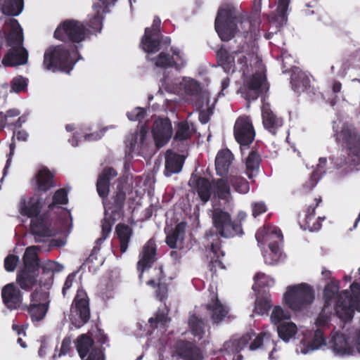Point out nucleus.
Here are the masks:
<instances>
[{"mask_svg": "<svg viewBox=\"0 0 360 360\" xmlns=\"http://www.w3.org/2000/svg\"><path fill=\"white\" fill-rule=\"evenodd\" d=\"M259 27V25L250 19L248 13L240 8L225 4L219 8L214 20L217 33L223 41H229L235 37L234 42L237 44L236 50L231 53L224 45L216 51L217 64L225 72H236V56L243 53L250 54Z\"/></svg>", "mask_w": 360, "mask_h": 360, "instance_id": "f257e3e1", "label": "nucleus"}, {"mask_svg": "<svg viewBox=\"0 0 360 360\" xmlns=\"http://www.w3.org/2000/svg\"><path fill=\"white\" fill-rule=\"evenodd\" d=\"M245 216V213H240L238 215L240 219L232 220L231 214L221 208L212 210V229L206 231L204 236L207 243L205 248L209 250L208 257L210 261L208 267L210 271L216 273L217 269H225L223 262L225 252L221 250V240L219 237L230 238L242 236L244 232L241 221Z\"/></svg>", "mask_w": 360, "mask_h": 360, "instance_id": "f03ea898", "label": "nucleus"}, {"mask_svg": "<svg viewBox=\"0 0 360 360\" xmlns=\"http://www.w3.org/2000/svg\"><path fill=\"white\" fill-rule=\"evenodd\" d=\"M339 290V282L337 281H332L326 285L323 289V307L327 309L330 307L336 298L334 305L336 316L344 321H351L355 310L360 312V284L352 283L350 285L351 293L347 290L338 293Z\"/></svg>", "mask_w": 360, "mask_h": 360, "instance_id": "7ed1b4c3", "label": "nucleus"}, {"mask_svg": "<svg viewBox=\"0 0 360 360\" xmlns=\"http://www.w3.org/2000/svg\"><path fill=\"white\" fill-rule=\"evenodd\" d=\"M82 56L76 45L68 46L65 44L52 45L44 54L43 67L52 72L70 74L75 64Z\"/></svg>", "mask_w": 360, "mask_h": 360, "instance_id": "20e7f679", "label": "nucleus"}, {"mask_svg": "<svg viewBox=\"0 0 360 360\" xmlns=\"http://www.w3.org/2000/svg\"><path fill=\"white\" fill-rule=\"evenodd\" d=\"M127 190V184L124 181H118L110 198L107 197L103 201L104 218L102 220V226L105 236L110 234L115 223L124 217Z\"/></svg>", "mask_w": 360, "mask_h": 360, "instance_id": "39448f33", "label": "nucleus"}, {"mask_svg": "<svg viewBox=\"0 0 360 360\" xmlns=\"http://www.w3.org/2000/svg\"><path fill=\"white\" fill-rule=\"evenodd\" d=\"M127 190V184L124 181H118L110 198L107 197L103 201L104 218L102 220V226L105 236L110 234L115 223L124 217Z\"/></svg>", "mask_w": 360, "mask_h": 360, "instance_id": "423d86ee", "label": "nucleus"}, {"mask_svg": "<svg viewBox=\"0 0 360 360\" xmlns=\"http://www.w3.org/2000/svg\"><path fill=\"white\" fill-rule=\"evenodd\" d=\"M6 46L8 50L2 59L5 67L24 65L28 59V53L23 47L22 30L15 19L11 20V30L6 36Z\"/></svg>", "mask_w": 360, "mask_h": 360, "instance_id": "0eeeda50", "label": "nucleus"}, {"mask_svg": "<svg viewBox=\"0 0 360 360\" xmlns=\"http://www.w3.org/2000/svg\"><path fill=\"white\" fill-rule=\"evenodd\" d=\"M91 34V31L81 21L68 19L61 22L53 33V37L64 43L79 44Z\"/></svg>", "mask_w": 360, "mask_h": 360, "instance_id": "6e6552de", "label": "nucleus"}, {"mask_svg": "<svg viewBox=\"0 0 360 360\" xmlns=\"http://www.w3.org/2000/svg\"><path fill=\"white\" fill-rule=\"evenodd\" d=\"M285 304L294 311L309 307L314 300L313 288L305 283L288 286L284 294Z\"/></svg>", "mask_w": 360, "mask_h": 360, "instance_id": "1a4fd4ad", "label": "nucleus"}, {"mask_svg": "<svg viewBox=\"0 0 360 360\" xmlns=\"http://www.w3.org/2000/svg\"><path fill=\"white\" fill-rule=\"evenodd\" d=\"M334 136L349 158L360 160V134L354 126L343 124L340 130L335 131Z\"/></svg>", "mask_w": 360, "mask_h": 360, "instance_id": "9d476101", "label": "nucleus"}, {"mask_svg": "<svg viewBox=\"0 0 360 360\" xmlns=\"http://www.w3.org/2000/svg\"><path fill=\"white\" fill-rule=\"evenodd\" d=\"M90 317L88 295L84 290H78L70 307V323L76 328H80L89 322Z\"/></svg>", "mask_w": 360, "mask_h": 360, "instance_id": "9b49d317", "label": "nucleus"}, {"mask_svg": "<svg viewBox=\"0 0 360 360\" xmlns=\"http://www.w3.org/2000/svg\"><path fill=\"white\" fill-rule=\"evenodd\" d=\"M233 135L240 146H249L255 137V131L249 116H239L233 127Z\"/></svg>", "mask_w": 360, "mask_h": 360, "instance_id": "f8f14e48", "label": "nucleus"}, {"mask_svg": "<svg viewBox=\"0 0 360 360\" xmlns=\"http://www.w3.org/2000/svg\"><path fill=\"white\" fill-rule=\"evenodd\" d=\"M158 259L157 245L153 238L149 239L143 246L139 255L136 269L139 278L142 279L145 271L150 269Z\"/></svg>", "mask_w": 360, "mask_h": 360, "instance_id": "ddd939ff", "label": "nucleus"}, {"mask_svg": "<svg viewBox=\"0 0 360 360\" xmlns=\"http://www.w3.org/2000/svg\"><path fill=\"white\" fill-rule=\"evenodd\" d=\"M266 82V75L262 72H255L247 78L244 81L243 86L241 89L245 98L248 101L257 100L263 93Z\"/></svg>", "mask_w": 360, "mask_h": 360, "instance_id": "4468645a", "label": "nucleus"}, {"mask_svg": "<svg viewBox=\"0 0 360 360\" xmlns=\"http://www.w3.org/2000/svg\"><path fill=\"white\" fill-rule=\"evenodd\" d=\"M321 202V197L316 198L314 203L307 207L303 219H301V215L299 214L298 223L302 229L316 231L321 228V222L325 219V217H319L317 219H315L316 209Z\"/></svg>", "mask_w": 360, "mask_h": 360, "instance_id": "2eb2a0df", "label": "nucleus"}, {"mask_svg": "<svg viewBox=\"0 0 360 360\" xmlns=\"http://www.w3.org/2000/svg\"><path fill=\"white\" fill-rule=\"evenodd\" d=\"M174 351L176 356L182 360H203L204 356L200 347L194 343L179 340L174 345Z\"/></svg>", "mask_w": 360, "mask_h": 360, "instance_id": "dca6fc26", "label": "nucleus"}, {"mask_svg": "<svg viewBox=\"0 0 360 360\" xmlns=\"http://www.w3.org/2000/svg\"><path fill=\"white\" fill-rule=\"evenodd\" d=\"M3 303L10 310L22 309L23 295L14 283L4 285L1 290Z\"/></svg>", "mask_w": 360, "mask_h": 360, "instance_id": "f3484780", "label": "nucleus"}, {"mask_svg": "<svg viewBox=\"0 0 360 360\" xmlns=\"http://www.w3.org/2000/svg\"><path fill=\"white\" fill-rule=\"evenodd\" d=\"M44 204V200L38 193H34L30 198L22 196L18 204L19 212L24 217L32 219L40 215Z\"/></svg>", "mask_w": 360, "mask_h": 360, "instance_id": "a211bd4d", "label": "nucleus"}, {"mask_svg": "<svg viewBox=\"0 0 360 360\" xmlns=\"http://www.w3.org/2000/svg\"><path fill=\"white\" fill-rule=\"evenodd\" d=\"M152 132L155 146L158 148L167 144L172 134V127L169 119L162 118L155 120Z\"/></svg>", "mask_w": 360, "mask_h": 360, "instance_id": "6ab92c4d", "label": "nucleus"}, {"mask_svg": "<svg viewBox=\"0 0 360 360\" xmlns=\"http://www.w3.org/2000/svg\"><path fill=\"white\" fill-rule=\"evenodd\" d=\"M282 70L283 73L291 72L290 84L294 91L300 93L309 87L310 79L309 77L298 67L292 65L288 68L285 65L284 60H283Z\"/></svg>", "mask_w": 360, "mask_h": 360, "instance_id": "aec40b11", "label": "nucleus"}, {"mask_svg": "<svg viewBox=\"0 0 360 360\" xmlns=\"http://www.w3.org/2000/svg\"><path fill=\"white\" fill-rule=\"evenodd\" d=\"M32 184L34 193H46L56 186L54 174L47 167H43L35 174Z\"/></svg>", "mask_w": 360, "mask_h": 360, "instance_id": "412c9836", "label": "nucleus"}, {"mask_svg": "<svg viewBox=\"0 0 360 360\" xmlns=\"http://www.w3.org/2000/svg\"><path fill=\"white\" fill-rule=\"evenodd\" d=\"M172 53L173 56H170L163 51L160 52L157 57L153 58V60L155 61V65L164 69L174 68L179 71L185 65V62L179 50H172Z\"/></svg>", "mask_w": 360, "mask_h": 360, "instance_id": "4be33fe9", "label": "nucleus"}, {"mask_svg": "<svg viewBox=\"0 0 360 360\" xmlns=\"http://www.w3.org/2000/svg\"><path fill=\"white\" fill-rule=\"evenodd\" d=\"M249 349L252 351L256 350L257 349H261L264 351L269 350V359L274 360V357L273 354L276 351V345L269 333L261 332L250 344Z\"/></svg>", "mask_w": 360, "mask_h": 360, "instance_id": "5701e85b", "label": "nucleus"}, {"mask_svg": "<svg viewBox=\"0 0 360 360\" xmlns=\"http://www.w3.org/2000/svg\"><path fill=\"white\" fill-rule=\"evenodd\" d=\"M262 124L265 129L276 135L278 129L283 124V120L278 117L271 109L269 104H264L262 108Z\"/></svg>", "mask_w": 360, "mask_h": 360, "instance_id": "b1692460", "label": "nucleus"}, {"mask_svg": "<svg viewBox=\"0 0 360 360\" xmlns=\"http://www.w3.org/2000/svg\"><path fill=\"white\" fill-rule=\"evenodd\" d=\"M155 272L154 278L147 281V285L153 288L157 287L156 297L160 301H164L167 297V285L163 282L165 274L163 271L162 266L159 265L153 269Z\"/></svg>", "mask_w": 360, "mask_h": 360, "instance_id": "393cba45", "label": "nucleus"}, {"mask_svg": "<svg viewBox=\"0 0 360 360\" xmlns=\"http://www.w3.org/2000/svg\"><path fill=\"white\" fill-rule=\"evenodd\" d=\"M117 175L116 170L110 167L104 168L99 174L96 182V190L103 201L108 196L111 179Z\"/></svg>", "mask_w": 360, "mask_h": 360, "instance_id": "a878e982", "label": "nucleus"}, {"mask_svg": "<svg viewBox=\"0 0 360 360\" xmlns=\"http://www.w3.org/2000/svg\"><path fill=\"white\" fill-rule=\"evenodd\" d=\"M162 34L150 32L149 29H145L144 34L141 38V47L146 53H155L160 51Z\"/></svg>", "mask_w": 360, "mask_h": 360, "instance_id": "bb28decb", "label": "nucleus"}, {"mask_svg": "<svg viewBox=\"0 0 360 360\" xmlns=\"http://www.w3.org/2000/svg\"><path fill=\"white\" fill-rule=\"evenodd\" d=\"M51 223L46 214H40L31 219L30 231L35 236L48 237L51 235Z\"/></svg>", "mask_w": 360, "mask_h": 360, "instance_id": "cd10ccee", "label": "nucleus"}, {"mask_svg": "<svg viewBox=\"0 0 360 360\" xmlns=\"http://www.w3.org/2000/svg\"><path fill=\"white\" fill-rule=\"evenodd\" d=\"M206 309L210 312L212 323L217 325L221 323L228 316L229 312V308L222 304L217 297L211 300L207 304Z\"/></svg>", "mask_w": 360, "mask_h": 360, "instance_id": "c85d7f7f", "label": "nucleus"}, {"mask_svg": "<svg viewBox=\"0 0 360 360\" xmlns=\"http://www.w3.org/2000/svg\"><path fill=\"white\" fill-rule=\"evenodd\" d=\"M194 191L198 194L200 201L205 204L211 198L212 184L208 179L203 176H195L193 181Z\"/></svg>", "mask_w": 360, "mask_h": 360, "instance_id": "c756f323", "label": "nucleus"}, {"mask_svg": "<svg viewBox=\"0 0 360 360\" xmlns=\"http://www.w3.org/2000/svg\"><path fill=\"white\" fill-rule=\"evenodd\" d=\"M233 160V155L229 149H223L219 150L215 158V169L217 175L221 177L226 176Z\"/></svg>", "mask_w": 360, "mask_h": 360, "instance_id": "7c9ffc66", "label": "nucleus"}, {"mask_svg": "<svg viewBox=\"0 0 360 360\" xmlns=\"http://www.w3.org/2000/svg\"><path fill=\"white\" fill-rule=\"evenodd\" d=\"M37 249V246H30L26 248L22 257L23 266L20 269L37 274L39 269Z\"/></svg>", "mask_w": 360, "mask_h": 360, "instance_id": "2f4dec72", "label": "nucleus"}, {"mask_svg": "<svg viewBox=\"0 0 360 360\" xmlns=\"http://www.w3.org/2000/svg\"><path fill=\"white\" fill-rule=\"evenodd\" d=\"M184 159L182 155L167 150L165 154V174L170 176L172 174L181 172Z\"/></svg>", "mask_w": 360, "mask_h": 360, "instance_id": "473e14b6", "label": "nucleus"}, {"mask_svg": "<svg viewBox=\"0 0 360 360\" xmlns=\"http://www.w3.org/2000/svg\"><path fill=\"white\" fill-rule=\"evenodd\" d=\"M212 189L220 200H226L231 196L229 176L212 179Z\"/></svg>", "mask_w": 360, "mask_h": 360, "instance_id": "72a5a7b5", "label": "nucleus"}, {"mask_svg": "<svg viewBox=\"0 0 360 360\" xmlns=\"http://www.w3.org/2000/svg\"><path fill=\"white\" fill-rule=\"evenodd\" d=\"M38 274L20 269L16 275V284L25 291H30L37 282Z\"/></svg>", "mask_w": 360, "mask_h": 360, "instance_id": "f704fd0d", "label": "nucleus"}, {"mask_svg": "<svg viewBox=\"0 0 360 360\" xmlns=\"http://www.w3.org/2000/svg\"><path fill=\"white\" fill-rule=\"evenodd\" d=\"M261 161L259 153L256 148H252L245 161L246 174L250 179L258 174Z\"/></svg>", "mask_w": 360, "mask_h": 360, "instance_id": "c9c22d12", "label": "nucleus"}, {"mask_svg": "<svg viewBox=\"0 0 360 360\" xmlns=\"http://www.w3.org/2000/svg\"><path fill=\"white\" fill-rule=\"evenodd\" d=\"M186 229V223L181 221L176 225L174 229L167 234L165 242L170 248H176L178 242L182 243L184 239Z\"/></svg>", "mask_w": 360, "mask_h": 360, "instance_id": "e433bc0d", "label": "nucleus"}, {"mask_svg": "<svg viewBox=\"0 0 360 360\" xmlns=\"http://www.w3.org/2000/svg\"><path fill=\"white\" fill-rule=\"evenodd\" d=\"M115 233L120 241V252L124 253L133 234V229L128 225L119 223L115 226Z\"/></svg>", "mask_w": 360, "mask_h": 360, "instance_id": "4c0bfd02", "label": "nucleus"}, {"mask_svg": "<svg viewBox=\"0 0 360 360\" xmlns=\"http://www.w3.org/2000/svg\"><path fill=\"white\" fill-rule=\"evenodd\" d=\"M252 339L250 333H246L239 338L231 339L224 344V349L229 353H239Z\"/></svg>", "mask_w": 360, "mask_h": 360, "instance_id": "58836bf2", "label": "nucleus"}, {"mask_svg": "<svg viewBox=\"0 0 360 360\" xmlns=\"http://www.w3.org/2000/svg\"><path fill=\"white\" fill-rule=\"evenodd\" d=\"M22 309L26 310L32 321H39L46 316L49 305L39 303L30 302L29 305H23Z\"/></svg>", "mask_w": 360, "mask_h": 360, "instance_id": "ea45409f", "label": "nucleus"}, {"mask_svg": "<svg viewBox=\"0 0 360 360\" xmlns=\"http://www.w3.org/2000/svg\"><path fill=\"white\" fill-rule=\"evenodd\" d=\"M331 342L333 349L336 354L340 355L350 354L352 349L345 335L335 333L332 338Z\"/></svg>", "mask_w": 360, "mask_h": 360, "instance_id": "a19ab883", "label": "nucleus"}, {"mask_svg": "<svg viewBox=\"0 0 360 360\" xmlns=\"http://www.w3.org/2000/svg\"><path fill=\"white\" fill-rule=\"evenodd\" d=\"M0 4L4 14L17 16L23 10L24 0H0Z\"/></svg>", "mask_w": 360, "mask_h": 360, "instance_id": "79ce46f5", "label": "nucleus"}, {"mask_svg": "<svg viewBox=\"0 0 360 360\" xmlns=\"http://www.w3.org/2000/svg\"><path fill=\"white\" fill-rule=\"evenodd\" d=\"M94 340L86 334L79 335L77 339L76 347L78 354L82 359H84L87 354L94 349Z\"/></svg>", "mask_w": 360, "mask_h": 360, "instance_id": "37998d69", "label": "nucleus"}, {"mask_svg": "<svg viewBox=\"0 0 360 360\" xmlns=\"http://www.w3.org/2000/svg\"><path fill=\"white\" fill-rule=\"evenodd\" d=\"M326 340L323 330L318 328L314 331L312 340L307 344L304 345L303 347L301 349V352L303 354H307L326 345Z\"/></svg>", "mask_w": 360, "mask_h": 360, "instance_id": "c03bdc74", "label": "nucleus"}, {"mask_svg": "<svg viewBox=\"0 0 360 360\" xmlns=\"http://www.w3.org/2000/svg\"><path fill=\"white\" fill-rule=\"evenodd\" d=\"M188 326L191 334L198 340L202 338L205 334L204 320L196 314L190 316L188 319Z\"/></svg>", "mask_w": 360, "mask_h": 360, "instance_id": "a18cd8bd", "label": "nucleus"}, {"mask_svg": "<svg viewBox=\"0 0 360 360\" xmlns=\"http://www.w3.org/2000/svg\"><path fill=\"white\" fill-rule=\"evenodd\" d=\"M277 332L281 339L288 342L295 335L297 328L292 322H283L277 326Z\"/></svg>", "mask_w": 360, "mask_h": 360, "instance_id": "49530a36", "label": "nucleus"}, {"mask_svg": "<svg viewBox=\"0 0 360 360\" xmlns=\"http://www.w3.org/2000/svg\"><path fill=\"white\" fill-rule=\"evenodd\" d=\"M94 9L96 11L95 15L89 19L85 25L86 27L91 28L95 33H97L101 32L103 27V6L99 4H94Z\"/></svg>", "mask_w": 360, "mask_h": 360, "instance_id": "de8ad7c7", "label": "nucleus"}, {"mask_svg": "<svg viewBox=\"0 0 360 360\" xmlns=\"http://www.w3.org/2000/svg\"><path fill=\"white\" fill-rule=\"evenodd\" d=\"M229 182L234 191L237 193L245 194L250 191L249 182L240 176L229 175Z\"/></svg>", "mask_w": 360, "mask_h": 360, "instance_id": "09e8293b", "label": "nucleus"}, {"mask_svg": "<svg viewBox=\"0 0 360 360\" xmlns=\"http://www.w3.org/2000/svg\"><path fill=\"white\" fill-rule=\"evenodd\" d=\"M68 190L65 188L58 189L52 197V202L48 205L49 210H53L59 205H65L68 203Z\"/></svg>", "mask_w": 360, "mask_h": 360, "instance_id": "8fccbe9b", "label": "nucleus"}, {"mask_svg": "<svg viewBox=\"0 0 360 360\" xmlns=\"http://www.w3.org/2000/svg\"><path fill=\"white\" fill-rule=\"evenodd\" d=\"M30 302L49 305V292L41 288H36L30 295Z\"/></svg>", "mask_w": 360, "mask_h": 360, "instance_id": "3c124183", "label": "nucleus"}, {"mask_svg": "<svg viewBox=\"0 0 360 360\" xmlns=\"http://www.w3.org/2000/svg\"><path fill=\"white\" fill-rule=\"evenodd\" d=\"M271 307V300L267 297L257 298L254 311L259 315L267 314Z\"/></svg>", "mask_w": 360, "mask_h": 360, "instance_id": "603ef678", "label": "nucleus"}, {"mask_svg": "<svg viewBox=\"0 0 360 360\" xmlns=\"http://www.w3.org/2000/svg\"><path fill=\"white\" fill-rule=\"evenodd\" d=\"M191 133L190 131V127L186 122H179L177 127L176 134L174 135V141H184L190 139Z\"/></svg>", "mask_w": 360, "mask_h": 360, "instance_id": "864d4df0", "label": "nucleus"}, {"mask_svg": "<svg viewBox=\"0 0 360 360\" xmlns=\"http://www.w3.org/2000/svg\"><path fill=\"white\" fill-rule=\"evenodd\" d=\"M255 45V40L253 41V44L250 49V53L249 56L251 54H253L252 52V47ZM247 54L246 53H240L236 56L237 58V65L238 66V70L239 72H241L243 75H245L246 73L249 71L248 64V58H247Z\"/></svg>", "mask_w": 360, "mask_h": 360, "instance_id": "5fc2aeb1", "label": "nucleus"}, {"mask_svg": "<svg viewBox=\"0 0 360 360\" xmlns=\"http://www.w3.org/2000/svg\"><path fill=\"white\" fill-rule=\"evenodd\" d=\"M63 268V266L60 264L53 260H48L41 266L43 274L51 273V278L52 279L53 273L61 271Z\"/></svg>", "mask_w": 360, "mask_h": 360, "instance_id": "6e6d98bb", "label": "nucleus"}, {"mask_svg": "<svg viewBox=\"0 0 360 360\" xmlns=\"http://www.w3.org/2000/svg\"><path fill=\"white\" fill-rule=\"evenodd\" d=\"M168 321L167 314L164 311H158L154 317L149 319L148 322L153 328H158V324L165 326Z\"/></svg>", "mask_w": 360, "mask_h": 360, "instance_id": "4d7b16f0", "label": "nucleus"}, {"mask_svg": "<svg viewBox=\"0 0 360 360\" xmlns=\"http://www.w3.org/2000/svg\"><path fill=\"white\" fill-rule=\"evenodd\" d=\"M289 319V316H287L283 309L280 306H276L274 308L271 315V320L274 324L280 323L283 319Z\"/></svg>", "mask_w": 360, "mask_h": 360, "instance_id": "13d9d810", "label": "nucleus"}, {"mask_svg": "<svg viewBox=\"0 0 360 360\" xmlns=\"http://www.w3.org/2000/svg\"><path fill=\"white\" fill-rule=\"evenodd\" d=\"M269 278L262 272L257 273L254 276L255 284L252 285V289L256 290L257 286L258 288H264L269 285Z\"/></svg>", "mask_w": 360, "mask_h": 360, "instance_id": "bf43d9fd", "label": "nucleus"}, {"mask_svg": "<svg viewBox=\"0 0 360 360\" xmlns=\"http://www.w3.org/2000/svg\"><path fill=\"white\" fill-rule=\"evenodd\" d=\"M19 262V257L15 255H8L4 259V268L8 272L13 271Z\"/></svg>", "mask_w": 360, "mask_h": 360, "instance_id": "052dcab7", "label": "nucleus"}, {"mask_svg": "<svg viewBox=\"0 0 360 360\" xmlns=\"http://www.w3.org/2000/svg\"><path fill=\"white\" fill-rule=\"evenodd\" d=\"M27 85L25 78L22 76L14 77L11 82V88L16 93L23 91L27 87Z\"/></svg>", "mask_w": 360, "mask_h": 360, "instance_id": "680f3d73", "label": "nucleus"}, {"mask_svg": "<svg viewBox=\"0 0 360 360\" xmlns=\"http://www.w3.org/2000/svg\"><path fill=\"white\" fill-rule=\"evenodd\" d=\"M322 8L316 0H314L311 3L306 4V8L303 10L306 15L320 14Z\"/></svg>", "mask_w": 360, "mask_h": 360, "instance_id": "e2e57ef3", "label": "nucleus"}, {"mask_svg": "<svg viewBox=\"0 0 360 360\" xmlns=\"http://www.w3.org/2000/svg\"><path fill=\"white\" fill-rule=\"evenodd\" d=\"M319 179L320 175L318 171H313L309 180L303 184V188L308 191L312 190L316 186Z\"/></svg>", "mask_w": 360, "mask_h": 360, "instance_id": "0e129e2a", "label": "nucleus"}, {"mask_svg": "<svg viewBox=\"0 0 360 360\" xmlns=\"http://www.w3.org/2000/svg\"><path fill=\"white\" fill-rule=\"evenodd\" d=\"M185 89L186 92L191 96H197L201 91V87L198 82L195 80H191L188 84H186Z\"/></svg>", "mask_w": 360, "mask_h": 360, "instance_id": "69168bd1", "label": "nucleus"}, {"mask_svg": "<svg viewBox=\"0 0 360 360\" xmlns=\"http://www.w3.org/2000/svg\"><path fill=\"white\" fill-rule=\"evenodd\" d=\"M146 115V110L142 108H136L131 112L127 114V117L132 121H141Z\"/></svg>", "mask_w": 360, "mask_h": 360, "instance_id": "338daca9", "label": "nucleus"}, {"mask_svg": "<svg viewBox=\"0 0 360 360\" xmlns=\"http://www.w3.org/2000/svg\"><path fill=\"white\" fill-rule=\"evenodd\" d=\"M126 147L128 148V153H132L136 150V146L138 144V136L134 134H129L125 141Z\"/></svg>", "mask_w": 360, "mask_h": 360, "instance_id": "774afa93", "label": "nucleus"}]
</instances>
